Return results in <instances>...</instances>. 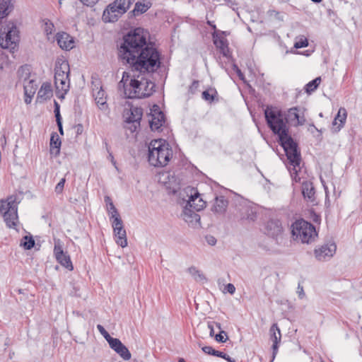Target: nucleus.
Here are the masks:
<instances>
[{
	"label": "nucleus",
	"mask_w": 362,
	"mask_h": 362,
	"mask_svg": "<svg viewBox=\"0 0 362 362\" xmlns=\"http://www.w3.org/2000/svg\"><path fill=\"white\" fill-rule=\"evenodd\" d=\"M36 86H37L33 80H29L28 83H24L25 103L26 104H30L31 103L32 98L35 93Z\"/></svg>",
	"instance_id": "obj_27"
},
{
	"label": "nucleus",
	"mask_w": 362,
	"mask_h": 362,
	"mask_svg": "<svg viewBox=\"0 0 362 362\" xmlns=\"http://www.w3.org/2000/svg\"><path fill=\"white\" fill-rule=\"evenodd\" d=\"M24 242L21 243V245L24 247L26 250H30L33 248L35 245V240H33V237L30 236H25L23 238Z\"/></svg>",
	"instance_id": "obj_37"
},
{
	"label": "nucleus",
	"mask_w": 362,
	"mask_h": 362,
	"mask_svg": "<svg viewBox=\"0 0 362 362\" xmlns=\"http://www.w3.org/2000/svg\"><path fill=\"white\" fill-rule=\"evenodd\" d=\"M188 272L196 281H201L205 279L204 275L195 267H191L188 268Z\"/></svg>",
	"instance_id": "obj_35"
},
{
	"label": "nucleus",
	"mask_w": 362,
	"mask_h": 362,
	"mask_svg": "<svg viewBox=\"0 0 362 362\" xmlns=\"http://www.w3.org/2000/svg\"><path fill=\"white\" fill-rule=\"evenodd\" d=\"M291 232L293 236L302 243H312L317 237L315 227L303 219L297 220L292 224Z\"/></svg>",
	"instance_id": "obj_6"
},
{
	"label": "nucleus",
	"mask_w": 362,
	"mask_h": 362,
	"mask_svg": "<svg viewBox=\"0 0 362 362\" xmlns=\"http://www.w3.org/2000/svg\"><path fill=\"white\" fill-rule=\"evenodd\" d=\"M55 258L62 266H63L68 270L72 271L74 269V267L70 256L68 255L67 252L64 253L62 256H57Z\"/></svg>",
	"instance_id": "obj_31"
},
{
	"label": "nucleus",
	"mask_w": 362,
	"mask_h": 362,
	"mask_svg": "<svg viewBox=\"0 0 362 362\" xmlns=\"http://www.w3.org/2000/svg\"><path fill=\"white\" fill-rule=\"evenodd\" d=\"M242 218L250 221H255L257 218V212L255 209L250 206L243 208Z\"/></svg>",
	"instance_id": "obj_32"
},
{
	"label": "nucleus",
	"mask_w": 362,
	"mask_h": 362,
	"mask_svg": "<svg viewBox=\"0 0 362 362\" xmlns=\"http://www.w3.org/2000/svg\"><path fill=\"white\" fill-rule=\"evenodd\" d=\"M270 339L272 341V362L278 352L279 344L281 341V334L277 324L274 323L269 329Z\"/></svg>",
	"instance_id": "obj_15"
},
{
	"label": "nucleus",
	"mask_w": 362,
	"mask_h": 362,
	"mask_svg": "<svg viewBox=\"0 0 362 362\" xmlns=\"http://www.w3.org/2000/svg\"><path fill=\"white\" fill-rule=\"evenodd\" d=\"M173 157L170 145L164 139L152 140L148 145V160L154 167H164Z\"/></svg>",
	"instance_id": "obj_2"
},
{
	"label": "nucleus",
	"mask_w": 362,
	"mask_h": 362,
	"mask_svg": "<svg viewBox=\"0 0 362 362\" xmlns=\"http://www.w3.org/2000/svg\"><path fill=\"white\" fill-rule=\"evenodd\" d=\"M97 329L99 331V332L101 334V335H103L104 334H105V332H107L105 329L101 325H98Z\"/></svg>",
	"instance_id": "obj_58"
},
{
	"label": "nucleus",
	"mask_w": 362,
	"mask_h": 362,
	"mask_svg": "<svg viewBox=\"0 0 362 362\" xmlns=\"http://www.w3.org/2000/svg\"><path fill=\"white\" fill-rule=\"evenodd\" d=\"M151 117L149 120L150 128L152 131H162V127L165 122L164 113L160 110L158 105H153L151 108Z\"/></svg>",
	"instance_id": "obj_11"
},
{
	"label": "nucleus",
	"mask_w": 362,
	"mask_h": 362,
	"mask_svg": "<svg viewBox=\"0 0 362 362\" xmlns=\"http://www.w3.org/2000/svg\"><path fill=\"white\" fill-rule=\"evenodd\" d=\"M19 41V31L13 22H8L0 28V46L4 49H13Z\"/></svg>",
	"instance_id": "obj_8"
},
{
	"label": "nucleus",
	"mask_w": 362,
	"mask_h": 362,
	"mask_svg": "<svg viewBox=\"0 0 362 362\" xmlns=\"http://www.w3.org/2000/svg\"><path fill=\"white\" fill-rule=\"evenodd\" d=\"M103 336L108 342L110 347H111L119 339L117 338L112 337L107 332H105V334H104Z\"/></svg>",
	"instance_id": "obj_44"
},
{
	"label": "nucleus",
	"mask_w": 362,
	"mask_h": 362,
	"mask_svg": "<svg viewBox=\"0 0 362 362\" xmlns=\"http://www.w3.org/2000/svg\"><path fill=\"white\" fill-rule=\"evenodd\" d=\"M228 201L224 197H216L212 207V211L217 214H223L228 206Z\"/></svg>",
	"instance_id": "obj_28"
},
{
	"label": "nucleus",
	"mask_w": 362,
	"mask_h": 362,
	"mask_svg": "<svg viewBox=\"0 0 362 362\" xmlns=\"http://www.w3.org/2000/svg\"><path fill=\"white\" fill-rule=\"evenodd\" d=\"M114 234L116 238V243L122 247L127 245V233L123 226V222L121 217H116L112 223Z\"/></svg>",
	"instance_id": "obj_13"
},
{
	"label": "nucleus",
	"mask_w": 362,
	"mask_h": 362,
	"mask_svg": "<svg viewBox=\"0 0 362 362\" xmlns=\"http://www.w3.org/2000/svg\"><path fill=\"white\" fill-rule=\"evenodd\" d=\"M151 6V4L150 2H147L146 4H142L141 2H136L135 4L134 8L129 13V15L136 16L146 12L148 8Z\"/></svg>",
	"instance_id": "obj_30"
},
{
	"label": "nucleus",
	"mask_w": 362,
	"mask_h": 362,
	"mask_svg": "<svg viewBox=\"0 0 362 362\" xmlns=\"http://www.w3.org/2000/svg\"><path fill=\"white\" fill-rule=\"evenodd\" d=\"M224 336H227L226 332L224 331H221L218 334L215 336V339L218 342H225L226 339L224 338Z\"/></svg>",
	"instance_id": "obj_45"
},
{
	"label": "nucleus",
	"mask_w": 362,
	"mask_h": 362,
	"mask_svg": "<svg viewBox=\"0 0 362 362\" xmlns=\"http://www.w3.org/2000/svg\"><path fill=\"white\" fill-rule=\"evenodd\" d=\"M147 32L141 28L129 31L123 37L119 47V57L123 63L129 64L134 73L127 84L129 73L124 72L119 84L123 83L124 94L127 98H144L155 91V83L146 77L160 66V54L151 42H147Z\"/></svg>",
	"instance_id": "obj_1"
},
{
	"label": "nucleus",
	"mask_w": 362,
	"mask_h": 362,
	"mask_svg": "<svg viewBox=\"0 0 362 362\" xmlns=\"http://www.w3.org/2000/svg\"><path fill=\"white\" fill-rule=\"evenodd\" d=\"M56 122H57V127H58L59 132L60 134L61 135H64V130H63L62 120H57Z\"/></svg>",
	"instance_id": "obj_54"
},
{
	"label": "nucleus",
	"mask_w": 362,
	"mask_h": 362,
	"mask_svg": "<svg viewBox=\"0 0 362 362\" xmlns=\"http://www.w3.org/2000/svg\"><path fill=\"white\" fill-rule=\"evenodd\" d=\"M215 33H217V35L218 36H224V37L226 38V37L229 35V33L227 32V31H222V30H218V31H216Z\"/></svg>",
	"instance_id": "obj_59"
},
{
	"label": "nucleus",
	"mask_w": 362,
	"mask_h": 362,
	"mask_svg": "<svg viewBox=\"0 0 362 362\" xmlns=\"http://www.w3.org/2000/svg\"><path fill=\"white\" fill-rule=\"evenodd\" d=\"M54 115H55L56 121L57 120H62V117H61L60 112H59V105L56 101H54Z\"/></svg>",
	"instance_id": "obj_46"
},
{
	"label": "nucleus",
	"mask_w": 362,
	"mask_h": 362,
	"mask_svg": "<svg viewBox=\"0 0 362 362\" xmlns=\"http://www.w3.org/2000/svg\"><path fill=\"white\" fill-rule=\"evenodd\" d=\"M83 5L88 6H94L99 0H79Z\"/></svg>",
	"instance_id": "obj_50"
},
{
	"label": "nucleus",
	"mask_w": 362,
	"mask_h": 362,
	"mask_svg": "<svg viewBox=\"0 0 362 362\" xmlns=\"http://www.w3.org/2000/svg\"><path fill=\"white\" fill-rule=\"evenodd\" d=\"M105 202L106 203L107 206H110V204H113L111 198L109 196L105 197Z\"/></svg>",
	"instance_id": "obj_62"
},
{
	"label": "nucleus",
	"mask_w": 362,
	"mask_h": 362,
	"mask_svg": "<svg viewBox=\"0 0 362 362\" xmlns=\"http://www.w3.org/2000/svg\"><path fill=\"white\" fill-rule=\"evenodd\" d=\"M206 202L199 197V194L197 192H194L191 193L185 206L194 211H199L206 207Z\"/></svg>",
	"instance_id": "obj_19"
},
{
	"label": "nucleus",
	"mask_w": 362,
	"mask_h": 362,
	"mask_svg": "<svg viewBox=\"0 0 362 362\" xmlns=\"http://www.w3.org/2000/svg\"><path fill=\"white\" fill-rule=\"evenodd\" d=\"M14 8V0H0V19L7 17Z\"/></svg>",
	"instance_id": "obj_26"
},
{
	"label": "nucleus",
	"mask_w": 362,
	"mask_h": 362,
	"mask_svg": "<svg viewBox=\"0 0 362 362\" xmlns=\"http://www.w3.org/2000/svg\"><path fill=\"white\" fill-rule=\"evenodd\" d=\"M312 216L313 221H315V223L320 222V216L319 215L316 214L315 213H313Z\"/></svg>",
	"instance_id": "obj_60"
},
{
	"label": "nucleus",
	"mask_w": 362,
	"mask_h": 362,
	"mask_svg": "<svg viewBox=\"0 0 362 362\" xmlns=\"http://www.w3.org/2000/svg\"><path fill=\"white\" fill-rule=\"evenodd\" d=\"M126 128L132 133L136 132L141 125L143 116V109L139 107L132 106L126 113Z\"/></svg>",
	"instance_id": "obj_9"
},
{
	"label": "nucleus",
	"mask_w": 362,
	"mask_h": 362,
	"mask_svg": "<svg viewBox=\"0 0 362 362\" xmlns=\"http://www.w3.org/2000/svg\"><path fill=\"white\" fill-rule=\"evenodd\" d=\"M115 2L109 4L103 11V20L105 23L115 22L122 15Z\"/></svg>",
	"instance_id": "obj_16"
},
{
	"label": "nucleus",
	"mask_w": 362,
	"mask_h": 362,
	"mask_svg": "<svg viewBox=\"0 0 362 362\" xmlns=\"http://www.w3.org/2000/svg\"><path fill=\"white\" fill-rule=\"evenodd\" d=\"M215 356H217V357H220V358H226V354L222 352V351H215L214 353V355Z\"/></svg>",
	"instance_id": "obj_57"
},
{
	"label": "nucleus",
	"mask_w": 362,
	"mask_h": 362,
	"mask_svg": "<svg viewBox=\"0 0 362 362\" xmlns=\"http://www.w3.org/2000/svg\"><path fill=\"white\" fill-rule=\"evenodd\" d=\"M66 179L62 178L58 184L56 185L54 191L57 194H61L64 189Z\"/></svg>",
	"instance_id": "obj_42"
},
{
	"label": "nucleus",
	"mask_w": 362,
	"mask_h": 362,
	"mask_svg": "<svg viewBox=\"0 0 362 362\" xmlns=\"http://www.w3.org/2000/svg\"><path fill=\"white\" fill-rule=\"evenodd\" d=\"M299 109L296 107L290 108L287 113L285 114L286 122H294L293 126L297 127L303 125L305 122L304 115L299 114Z\"/></svg>",
	"instance_id": "obj_17"
},
{
	"label": "nucleus",
	"mask_w": 362,
	"mask_h": 362,
	"mask_svg": "<svg viewBox=\"0 0 362 362\" xmlns=\"http://www.w3.org/2000/svg\"><path fill=\"white\" fill-rule=\"evenodd\" d=\"M206 240L211 245H214L216 243V239L214 236H207Z\"/></svg>",
	"instance_id": "obj_53"
},
{
	"label": "nucleus",
	"mask_w": 362,
	"mask_h": 362,
	"mask_svg": "<svg viewBox=\"0 0 362 362\" xmlns=\"http://www.w3.org/2000/svg\"><path fill=\"white\" fill-rule=\"evenodd\" d=\"M202 351L206 354H208V355H212L214 356V353L216 351L215 349H214L211 346H205L204 347H202Z\"/></svg>",
	"instance_id": "obj_47"
},
{
	"label": "nucleus",
	"mask_w": 362,
	"mask_h": 362,
	"mask_svg": "<svg viewBox=\"0 0 362 362\" xmlns=\"http://www.w3.org/2000/svg\"><path fill=\"white\" fill-rule=\"evenodd\" d=\"M337 245L334 242H328L319 245L314 250V255L317 261L325 262L329 260L335 254Z\"/></svg>",
	"instance_id": "obj_10"
},
{
	"label": "nucleus",
	"mask_w": 362,
	"mask_h": 362,
	"mask_svg": "<svg viewBox=\"0 0 362 362\" xmlns=\"http://www.w3.org/2000/svg\"><path fill=\"white\" fill-rule=\"evenodd\" d=\"M225 289L230 294H233L235 291V287L230 283L226 286Z\"/></svg>",
	"instance_id": "obj_51"
},
{
	"label": "nucleus",
	"mask_w": 362,
	"mask_h": 362,
	"mask_svg": "<svg viewBox=\"0 0 362 362\" xmlns=\"http://www.w3.org/2000/svg\"><path fill=\"white\" fill-rule=\"evenodd\" d=\"M308 45V39L303 36L300 37L294 44V47L296 49L305 47Z\"/></svg>",
	"instance_id": "obj_39"
},
{
	"label": "nucleus",
	"mask_w": 362,
	"mask_h": 362,
	"mask_svg": "<svg viewBox=\"0 0 362 362\" xmlns=\"http://www.w3.org/2000/svg\"><path fill=\"white\" fill-rule=\"evenodd\" d=\"M206 23L214 30V32L218 31L216 25L214 23V22L207 21Z\"/></svg>",
	"instance_id": "obj_61"
},
{
	"label": "nucleus",
	"mask_w": 362,
	"mask_h": 362,
	"mask_svg": "<svg viewBox=\"0 0 362 362\" xmlns=\"http://www.w3.org/2000/svg\"><path fill=\"white\" fill-rule=\"evenodd\" d=\"M49 146L51 154L54 155L55 156L59 154L61 140L59 135L56 132L52 133L51 135Z\"/></svg>",
	"instance_id": "obj_29"
},
{
	"label": "nucleus",
	"mask_w": 362,
	"mask_h": 362,
	"mask_svg": "<svg viewBox=\"0 0 362 362\" xmlns=\"http://www.w3.org/2000/svg\"><path fill=\"white\" fill-rule=\"evenodd\" d=\"M321 82V77H317L305 85V89L306 93H310L317 88Z\"/></svg>",
	"instance_id": "obj_34"
},
{
	"label": "nucleus",
	"mask_w": 362,
	"mask_h": 362,
	"mask_svg": "<svg viewBox=\"0 0 362 362\" xmlns=\"http://www.w3.org/2000/svg\"><path fill=\"white\" fill-rule=\"evenodd\" d=\"M267 123L274 134L279 136L288 133V127L285 120V113L277 108L267 107L264 110Z\"/></svg>",
	"instance_id": "obj_4"
},
{
	"label": "nucleus",
	"mask_w": 362,
	"mask_h": 362,
	"mask_svg": "<svg viewBox=\"0 0 362 362\" xmlns=\"http://www.w3.org/2000/svg\"><path fill=\"white\" fill-rule=\"evenodd\" d=\"M208 327L210 329V336L212 337L214 335V327H213L212 323L209 322L208 324Z\"/></svg>",
	"instance_id": "obj_63"
},
{
	"label": "nucleus",
	"mask_w": 362,
	"mask_h": 362,
	"mask_svg": "<svg viewBox=\"0 0 362 362\" xmlns=\"http://www.w3.org/2000/svg\"><path fill=\"white\" fill-rule=\"evenodd\" d=\"M54 24L49 20H47L45 23V32L47 35H51L54 30Z\"/></svg>",
	"instance_id": "obj_41"
},
{
	"label": "nucleus",
	"mask_w": 362,
	"mask_h": 362,
	"mask_svg": "<svg viewBox=\"0 0 362 362\" xmlns=\"http://www.w3.org/2000/svg\"><path fill=\"white\" fill-rule=\"evenodd\" d=\"M65 253L63 250L62 245L61 244V241L57 239L54 240V254L55 257L57 256H62L63 254Z\"/></svg>",
	"instance_id": "obj_36"
},
{
	"label": "nucleus",
	"mask_w": 362,
	"mask_h": 362,
	"mask_svg": "<svg viewBox=\"0 0 362 362\" xmlns=\"http://www.w3.org/2000/svg\"><path fill=\"white\" fill-rule=\"evenodd\" d=\"M279 139L280 144L283 147L291 165L289 167L291 175L293 177L294 175V180L298 182L300 181V177L298 175V170H300L301 156L298 150V144L288 133L279 136Z\"/></svg>",
	"instance_id": "obj_3"
},
{
	"label": "nucleus",
	"mask_w": 362,
	"mask_h": 362,
	"mask_svg": "<svg viewBox=\"0 0 362 362\" xmlns=\"http://www.w3.org/2000/svg\"><path fill=\"white\" fill-rule=\"evenodd\" d=\"M57 44L62 49L69 50L74 46L73 38L66 33H59L56 36Z\"/></svg>",
	"instance_id": "obj_21"
},
{
	"label": "nucleus",
	"mask_w": 362,
	"mask_h": 362,
	"mask_svg": "<svg viewBox=\"0 0 362 362\" xmlns=\"http://www.w3.org/2000/svg\"><path fill=\"white\" fill-rule=\"evenodd\" d=\"M347 117L346 110L344 107L339 108L337 116L332 122V131L338 132L343 127Z\"/></svg>",
	"instance_id": "obj_23"
},
{
	"label": "nucleus",
	"mask_w": 362,
	"mask_h": 362,
	"mask_svg": "<svg viewBox=\"0 0 362 362\" xmlns=\"http://www.w3.org/2000/svg\"><path fill=\"white\" fill-rule=\"evenodd\" d=\"M211 35L213 42L216 47L219 49L220 53L222 54L224 57H228L230 52L227 39L225 38L224 36H218L217 33H212Z\"/></svg>",
	"instance_id": "obj_18"
},
{
	"label": "nucleus",
	"mask_w": 362,
	"mask_h": 362,
	"mask_svg": "<svg viewBox=\"0 0 362 362\" xmlns=\"http://www.w3.org/2000/svg\"><path fill=\"white\" fill-rule=\"evenodd\" d=\"M298 289L299 298H303L305 296V293H304L303 286H301L300 284H298Z\"/></svg>",
	"instance_id": "obj_55"
},
{
	"label": "nucleus",
	"mask_w": 362,
	"mask_h": 362,
	"mask_svg": "<svg viewBox=\"0 0 362 362\" xmlns=\"http://www.w3.org/2000/svg\"><path fill=\"white\" fill-rule=\"evenodd\" d=\"M134 1V0H115L114 2L117 6V9H119L122 13H124Z\"/></svg>",
	"instance_id": "obj_33"
},
{
	"label": "nucleus",
	"mask_w": 362,
	"mask_h": 362,
	"mask_svg": "<svg viewBox=\"0 0 362 362\" xmlns=\"http://www.w3.org/2000/svg\"><path fill=\"white\" fill-rule=\"evenodd\" d=\"M54 84L57 96L63 99L69 90V66L68 62L63 61L57 62L55 66Z\"/></svg>",
	"instance_id": "obj_5"
},
{
	"label": "nucleus",
	"mask_w": 362,
	"mask_h": 362,
	"mask_svg": "<svg viewBox=\"0 0 362 362\" xmlns=\"http://www.w3.org/2000/svg\"><path fill=\"white\" fill-rule=\"evenodd\" d=\"M110 348L119 354L124 360L127 361L131 358L132 355L130 351L119 339H118Z\"/></svg>",
	"instance_id": "obj_24"
},
{
	"label": "nucleus",
	"mask_w": 362,
	"mask_h": 362,
	"mask_svg": "<svg viewBox=\"0 0 362 362\" xmlns=\"http://www.w3.org/2000/svg\"><path fill=\"white\" fill-rule=\"evenodd\" d=\"M212 93H209V90H204L202 92V98L208 101L209 103H211L214 100V95L216 94V90H211Z\"/></svg>",
	"instance_id": "obj_38"
},
{
	"label": "nucleus",
	"mask_w": 362,
	"mask_h": 362,
	"mask_svg": "<svg viewBox=\"0 0 362 362\" xmlns=\"http://www.w3.org/2000/svg\"><path fill=\"white\" fill-rule=\"evenodd\" d=\"M76 134H81L83 131V126L81 124H78L76 126Z\"/></svg>",
	"instance_id": "obj_56"
},
{
	"label": "nucleus",
	"mask_w": 362,
	"mask_h": 362,
	"mask_svg": "<svg viewBox=\"0 0 362 362\" xmlns=\"http://www.w3.org/2000/svg\"><path fill=\"white\" fill-rule=\"evenodd\" d=\"M223 358L228 362H235V360L234 358H232L230 356H229L226 354V358Z\"/></svg>",
	"instance_id": "obj_64"
},
{
	"label": "nucleus",
	"mask_w": 362,
	"mask_h": 362,
	"mask_svg": "<svg viewBox=\"0 0 362 362\" xmlns=\"http://www.w3.org/2000/svg\"><path fill=\"white\" fill-rule=\"evenodd\" d=\"M103 336L108 342L110 347H111L119 339L117 338L112 337L107 332H105V334H104Z\"/></svg>",
	"instance_id": "obj_43"
},
{
	"label": "nucleus",
	"mask_w": 362,
	"mask_h": 362,
	"mask_svg": "<svg viewBox=\"0 0 362 362\" xmlns=\"http://www.w3.org/2000/svg\"><path fill=\"white\" fill-rule=\"evenodd\" d=\"M105 147H106V148H107V152H108V153H109V156H108V157H109V158L111 160L112 163L114 165H116V161H115V159H114V156H113L112 153L110 151V149H109V148H108V144H107V142H105Z\"/></svg>",
	"instance_id": "obj_52"
},
{
	"label": "nucleus",
	"mask_w": 362,
	"mask_h": 362,
	"mask_svg": "<svg viewBox=\"0 0 362 362\" xmlns=\"http://www.w3.org/2000/svg\"><path fill=\"white\" fill-rule=\"evenodd\" d=\"M283 228L281 223L278 219L269 220L266 226V233L273 238H276L281 234Z\"/></svg>",
	"instance_id": "obj_20"
},
{
	"label": "nucleus",
	"mask_w": 362,
	"mask_h": 362,
	"mask_svg": "<svg viewBox=\"0 0 362 362\" xmlns=\"http://www.w3.org/2000/svg\"><path fill=\"white\" fill-rule=\"evenodd\" d=\"M92 91L93 96L99 109L101 110H107V95L105 90L103 89L100 81L97 80L92 82Z\"/></svg>",
	"instance_id": "obj_12"
},
{
	"label": "nucleus",
	"mask_w": 362,
	"mask_h": 362,
	"mask_svg": "<svg viewBox=\"0 0 362 362\" xmlns=\"http://www.w3.org/2000/svg\"><path fill=\"white\" fill-rule=\"evenodd\" d=\"M52 96V89L50 83H44L37 93V99L39 102L45 101Z\"/></svg>",
	"instance_id": "obj_25"
},
{
	"label": "nucleus",
	"mask_w": 362,
	"mask_h": 362,
	"mask_svg": "<svg viewBox=\"0 0 362 362\" xmlns=\"http://www.w3.org/2000/svg\"><path fill=\"white\" fill-rule=\"evenodd\" d=\"M199 83L198 81H194L189 86V91L194 93L199 88Z\"/></svg>",
	"instance_id": "obj_49"
},
{
	"label": "nucleus",
	"mask_w": 362,
	"mask_h": 362,
	"mask_svg": "<svg viewBox=\"0 0 362 362\" xmlns=\"http://www.w3.org/2000/svg\"><path fill=\"white\" fill-rule=\"evenodd\" d=\"M107 209L108 211V213L111 215L110 218H112L113 220L116 217H120L117 209L115 206L114 204H110V206H107Z\"/></svg>",
	"instance_id": "obj_40"
},
{
	"label": "nucleus",
	"mask_w": 362,
	"mask_h": 362,
	"mask_svg": "<svg viewBox=\"0 0 362 362\" xmlns=\"http://www.w3.org/2000/svg\"><path fill=\"white\" fill-rule=\"evenodd\" d=\"M302 194L304 199L309 202H315V189L313 184L309 181H305L301 186Z\"/></svg>",
	"instance_id": "obj_22"
},
{
	"label": "nucleus",
	"mask_w": 362,
	"mask_h": 362,
	"mask_svg": "<svg viewBox=\"0 0 362 362\" xmlns=\"http://www.w3.org/2000/svg\"><path fill=\"white\" fill-rule=\"evenodd\" d=\"M233 69L237 73L239 78L242 81H244L245 76L241 70L238 68L236 64H233Z\"/></svg>",
	"instance_id": "obj_48"
},
{
	"label": "nucleus",
	"mask_w": 362,
	"mask_h": 362,
	"mask_svg": "<svg viewBox=\"0 0 362 362\" xmlns=\"http://www.w3.org/2000/svg\"><path fill=\"white\" fill-rule=\"evenodd\" d=\"M18 204L16 198L10 197L6 201L0 202V212L4 216L6 226L10 228H16L18 223Z\"/></svg>",
	"instance_id": "obj_7"
},
{
	"label": "nucleus",
	"mask_w": 362,
	"mask_h": 362,
	"mask_svg": "<svg viewBox=\"0 0 362 362\" xmlns=\"http://www.w3.org/2000/svg\"><path fill=\"white\" fill-rule=\"evenodd\" d=\"M182 216L183 220L189 225V226L194 228L201 227L200 216L196 211L185 206Z\"/></svg>",
	"instance_id": "obj_14"
}]
</instances>
